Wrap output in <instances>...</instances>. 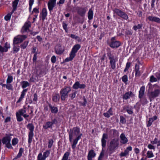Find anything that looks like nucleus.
<instances>
[{"instance_id":"nucleus-1","label":"nucleus","mask_w":160,"mask_h":160,"mask_svg":"<svg viewBox=\"0 0 160 160\" xmlns=\"http://www.w3.org/2000/svg\"><path fill=\"white\" fill-rule=\"evenodd\" d=\"M80 133V129L77 127H74L72 129H70L69 132V140L70 142H72V140L74 136H76V138L73 140L72 145V147L73 149L76 148L78 141L81 138L82 135V134Z\"/></svg>"},{"instance_id":"nucleus-2","label":"nucleus","mask_w":160,"mask_h":160,"mask_svg":"<svg viewBox=\"0 0 160 160\" xmlns=\"http://www.w3.org/2000/svg\"><path fill=\"white\" fill-rule=\"evenodd\" d=\"M152 87L153 90L148 92V94L150 101L160 95V86L155 84L153 85Z\"/></svg>"},{"instance_id":"nucleus-3","label":"nucleus","mask_w":160,"mask_h":160,"mask_svg":"<svg viewBox=\"0 0 160 160\" xmlns=\"http://www.w3.org/2000/svg\"><path fill=\"white\" fill-rule=\"evenodd\" d=\"M80 48L81 46L79 44L74 45L70 53L69 57L65 59V61L66 62H68L72 61L75 57L76 53Z\"/></svg>"},{"instance_id":"nucleus-4","label":"nucleus","mask_w":160,"mask_h":160,"mask_svg":"<svg viewBox=\"0 0 160 160\" xmlns=\"http://www.w3.org/2000/svg\"><path fill=\"white\" fill-rule=\"evenodd\" d=\"M71 88L69 86H65L62 89L60 93L61 95V98L62 100H65L68 96V93L71 91Z\"/></svg>"},{"instance_id":"nucleus-5","label":"nucleus","mask_w":160,"mask_h":160,"mask_svg":"<svg viewBox=\"0 0 160 160\" xmlns=\"http://www.w3.org/2000/svg\"><path fill=\"white\" fill-rule=\"evenodd\" d=\"M119 146V142L117 139L114 138L111 140L108 148L109 150L112 152H113L116 148Z\"/></svg>"},{"instance_id":"nucleus-6","label":"nucleus","mask_w":160,"mask_h":160,"mask_svg":"<svg viewBox=\"0 0 160 160\" xmlns=\"http://www.w3.org/2000/svg\"><path fill=\"white\" fill-rule=\"evenodd\" d=\"M27 128L30 131L28 133V142L30 144L31 143L34 136L33 131L34 126L32 123H29L27 125Z\"/></svg>"},{"instance_id":"nucleus-7","label":"nucleus","mask_w":160,"mask_h":160,"mask_svg":"<svg viewBox=\"0 0 160 160\" xmlns=\"http://www.w3.org/2000/svg\"><path fill=\"white\" fill-rule=\"evenodd\" d=\"M19 1V0H14L12 2L13 9L10 13H8L5 16L4 18L6 21H8L10 20L12 14L17 8Z\"/></svg>"},{"instance_id":"nucleus-8","label":"nucleus","mask_w":160,"mask_h":160,"mask_svg":"<svg viewBox=\"0 0 160 160\" xmlns=\"http://www.w3.org/2000/svg\"><path fill=\"white\" fill-rule=\"evenodd\" d=\"M11 139L10 136H8L3 137L2 140V143L5 144L6 147L8 148H12L10 143Z\"/></svg>"},{"instance_id":"nucleus-9","label":"nucleus","mask_w":160,"mask_h":160,"mask_svg":"<svg viewBox=\"0 0 160 160\" xmlns=\"http://www.w3.org/2000/svg\"><path fill=\"white\" fill-rule=\"evenodd\" d=\"M114 13L125 20H127L128 18V15L122 11L118 8H115L113 10Z\"/></svg>"},{"instance_id":"nucleus-10","label":"nucleus","mask_w":160,"mask_h":160,"mask_svg":"<svg viewBox=\"0 0 160 160\" xmlns=\"http://www.w3.org/2000/svg\"><path fill=\"white\" fill-rule=\"evenodd\" d=\"M27 36L25 35H18L15 37L13 39V44H16L19 43H21L23 41L25 40Z\"/></svg>"},{"instance_id":"nucleus-11","label":"nucleus","mask_w":160,"mask_h":160,"mask_svg":"<svg viewBox=\"0 0 160 160\" xmlns=\"http://www.w3.org/2000/svg\"><path fill=\"white\" fill-rule=\"evenodd\" d=\"M57 122V119L54 118L51 121H48L46 122L45 124L43 126V128L45 129H48V128H52L53 125Z\"/></svg>"},{"instance_id":"nucleus-12","label":"nucleus","mask_w":160,"mask_h":160,"mask_svg":"<svg viewBox=\"0 0 160 160\" xmlns=\"http://www.w3.org/2000/svg\"><path fill=\"white\" fill-rule=\"evenodd\" d=\"M121 45V43L118 41L115 40L114 37L111 38V43L109 45L110 46L113 48H117Z\"/></svg>"},{"instance_id":"nucleus-13","label":"nucleus","mask_w":160,"mask_h":160,"mask_svg":"<svg viewBox=\"0 0 160 160\" xmlns=\"http://www.w3.org/2000/svg\"><path fill=\"white\" fill-rule=\"evenodd\" d=\"M64 48L60 44L57 45L55 47V52L58 55H61L63 54L64 51Z\"/></svg>"},{"instance_id":"nucleus-14","label":"nucleus","mask_w":160,"mask_h":160,"mask_svg":"<svg viewBox=\"0 0 160 160\" xmlns=\"http://www.w3.org/2000/svg\"><path fill=\"white\" fill-rule=\"evenodd\" d=\"M50 152L49 150L43 152V156L42 153H39L38 156L37 158L40 160H45L46 158L49 156Z\"/></svg>"},{"instance_id":"nucleus-15","label":"nucleus","mask_w":160,"mask_h":160,"mask_svg":"<svg viewBox=\"0 0 160 160\" xmlns=\"http://www.w3.org/2000/svg\"><path fill=\"white\" fill-rule=\"evenodd\" d=\"M25 111L23 110L20 109L18 112L16 113V116L17 118V119L18 121L21 122L23 120V118L21 117L22 115L23 114V112L24 113Z\"/></svg>"},{"instance_id":"nucleus-16","label":"nucleus","mask_w":160,"mask_h":160,"mask_svg":"<svg viewBox=\"0 0 160 160\" xmlns=\"http://www.w3.org/2000/svg\"><path fill=\"white\" fill-rule=\"evenodd\" d=\"M56 0H49L48 3V9L50 11H52L56 5Z\"/></svg>"},{"instance_id":"nucleus-17","label":"nucleus","mask_w":160,"mask_h":160,"mask_svg":"<svg viewBox=\"0 0 160 160\" xmlns=\"http://www.w3.org/2000/svg\"><path fill=\"white\" fill-rule=\"evenodd\" d=\"M86 87L84 84H80L78 81L76 82L72 86V88L75 89H78V88L84 89Z\"/></svg>"},{"instance_id":"nucleus-18","label":"nucleus","mask_w":160,"mask_h":160,"mask_svg":"<svg viewBox=\"0 0 160 160\" xmlns=\"http://www.w3.org/2000/svg\"><path fill=\"white\" fill-rule=\"evenodd\" d=\"M77 10L78 14L82 17L84 16L86 12V8L82 7H77Z\"/></svg>"},{"instance_id":"nucleus-19","label":"nucleus","mask_w":160,"mask_h":160,"mask_svg":"<svg viewBox=\"0 0 160 160\" xmlns=\"http://www.w3.org/2000/svg\"><path fill=\"white\" fill-rule=\"evenodd\" d=\"M134 96V94L132 91H130L126 92L122 96L123 99L127 100L130 98L133 97Z\"/></svg>"},{"instance_id":"nucleus-20","label":"nucleus","mask_w":160,"mask_h":160,"mask_svg":"<svg viewBox=\"0 0 160 160\" xmlns=\"http://www.w3.org/2000/svg\"><path fill=\"white\" fill-rule=\"evenodd\" d=\"M108 138V135L106 133L103 134L102 138L101 139L102 146L103 148H105L106 145L107 139Z\"/></svg>"},{"instance_id":"nucleus-21","label":"nucleus","mask_w":160,"mask_h":160,"mask_svg":"<svg viewBox=\"0 0 160 160\" xmlns=\"http://www.w3.org/2000/svg\"><path fill=\"white\" fill-rule=\"evenodd\" d=\"M132 150V147L129 146L123 152H121L120 154L121 157H125L128 156L129 151Z\"/></svg>"},{"instance_id":"nucleus-22","label":"nucleus","mask_w":160,"mask_h":160,"mask_svg":"<svg viewBox=\"0 0 160 160\" xmlns=\"http://www.w3.org/2000/svg\"><path fill=\"white\" fill-rule=\"evenodd\" d=\"M10 48V44L8 42H6L3 47L0 45V52H7L8 49Z\"/></svg>"},{"instance_id":"nucleus-23","label":"nucleus","mask_w":160,"mask_h":160,"mask_svg":"<svg viewBox=\"0 0 160 160\" xmlns=\"http://www.w3.org/2000/svg\"><path fill=\"white\" fill-rule=\"evenodd\" d=\"M120 142L122 144L126 143L128 141L127 138L124 133H122L120 135Z\"/></svg>"},{"instance_id":"nucleus-24","label":"nucleus","mask_w":160,"mask_h":160,"mask_svg":"<svg viewBox=\"0 0 160 160\" xmlns=\"http://www.w3.org/2000/svg\"><path fill=\"white\" fill-rule=\"evenodd\" d=\"M30 26L31 23L30 22H26L25 23L24 26L22 27L21 30V32L22 33H24L25 32L28 31Z\"/></svg>"},{"instance_id":"nucleus-25","label":"nucleus","mask_w":160,"mask_h":160,"mask_svg":"<svg viewBox=\"0 0 160 160\" xmlns=\"http://www.w3.org/2000/svg\"><path fill=\"white\" fill-rule=\"evenodd\" d=\"M147 19L150 21L160 23V18L155 16H149L147 17Z\"/></svg>"},{"instance_id":"nucleus-26","label":"nucleus","mask_w":160,"mask_h":160,"mask_svg":"<svg viewBox=\"0 0 160 160\" xmlns=\"http://www.w3.org/2000/svg\"><path fill=\"white\" fill-rule=\"evenodd\" d=\"M96 153L93 150H90L88 152L87 156L88 160H92V158H94L96 156Z\"/></svg>"},{"instance_id":"nucleus-27","label":"nucleus","mask_w":160,"mask_h":160,"mask_svg":"<svg viewBox=\"0 0 160 160\" xmlns=\"http://www.w3.org/2000/svg\"><path fill=\"white\" fill-rule=\"evenodd\" d=\"M110 63L112 68L114 69L116 68V62L118 60L117 58L110 60Z\"/></svg>"},{"instance_id":"nucleus-28","label":"nucleus","mask_w":160,"mask_h":160,"mask_svg":"<svg viewBox=\"0 0 160 160\" xmlns=\"http://www.w3.org/2000/svg\"><path fill=\"white\" fill-rule=\"evenodd\" d=\"M158 118L156 116H154L152 118H149V120L148 121L147 124L148 127L150 126L152 124V122L157 119Z\"/></svg>"},{"instance_id":"nucleus-29","label":"nucleus","mask_w":160,"mask_h":160,"mask_svg":"<svg viewBox=\"0 0 160 160\" xmlns=\"http://www.w3.org/2000/svg\"><path fill=\"white\" fill-rule=\"evenodd\" d=\"M134 71L135 72L136 77H139L141 75L140 72L139 71V65L136 64L135 67Z\"/></svg>"},{"instance_id":"nucleus-30","label":"nucleus","mask_w":160,"mask_h":160,"mask_svg":"<svg viewBox=\"0 0 160 160\" xmlns=\"http://www.w3.org/2000/svg\"><path fill=\"white\" fill-rule=\"evenodd\" d=\"M145 87L144 86H143L141 87L140 88V90L139 92V96L138 97L140 98H142L144 94Z\"/></svg>"},{"instance_id":"nucleus-31","label":"nucleus","mask_w":160,"mask_h":160,"mask_svg":"<svg viewBox=\"0 0 160 160\" xmlns=\"http://www.w3.org/2000/svg\"><path fill=\"white\" fill-rule=\"evenodd\" d=\"M27 91V89H24L22 91V92L21 93V95L20 97L19 98V99L17 102V103H19L21 101H22V100L24 98V96L26 94V92Z\"/></svg>"},{"instance_id":"nucleus-32","label":"nucleus","mask_w":160,"mask_h":160,"mask_svg":"<svg viewBox=\"0 0 160 160\" xmlns=\"http://www.w3.org/2000/svg\"><path fill=\"white\" fill-rule=\"evenodd\" d=\"M27 91V89H24L22 91V92L21 93V95L20 97L19 98V99L17 102V103H19L21 101H22V100L24 98V96L26 94V92Z\"/></svg>"},{"instance_id":"nucleus-33","label":"nucleus","mask_w":160,"mask_h":160,"mask_svg":"<svg viewBox=\"0 0 160 160\" xmlns=\"http://www.w3.org/2000/svg\"><path fill=\"white\" fill-rule=\"evenodd\" d=\"M113 115V112L111 108H110L106 112L103 113V115L106 118H108L111 115Z\"/></svg>"},{"instance_id":"nucleus-34","label":"nucleus","mask_w":160,"mask_h":160,"mask_svg":"<svg viewBox=\"0 0 160 160\" xmlns=\"http://www.w3.org/2000/svg\"><path fill=\"white\" fill-rule=\"evenodd\" d=\"M49 106L52 113H57L58 112V109L57 107L52 106L51 104H49Z\"/></svg>"},{"instance_id":"nucleus-35","label":"nucleus","mask_w":160,"mask_h":160,"mask_svg":"<svg viewBox=\"0 0 160 160\" xmlns=\"http://www.w3.org/2000/svg\"><path fill=\"white\" fill-rule=\"evenodd\" d=\"M47 10L46 8H43L41 13V18L42 20H44L47 16Z\"/></svg>"},{"instance_id":"nucleus-36","label":"nucleus","mask_w":160,"mask_h":160,"mask_svg":"<svg viewBox=\"0 0 160 160\" xmlns=\"http://www.w3.org/2000/svg\"><path fill=\"white\" fill-rule=\"evenodd\" d=\"M93 12L91 9H90L88 12V18L89 20L92 19L93 17Z\"/></svg>"},{"instance_id":"nucleus-37","label":"nucleus","mask_w":160,"mask_h":160,"mask_svg":"<svg viewBox=\"0 0 160 160\" xmlns=\"http://www.w3.org/2000/svg\"><path fill=\"white\" fill-rule=\"evenodd\" d=\"M152 144H157V146H160V140H158L157 138H155L153 141H151Z\"/></svg>"},{"instance_id":"nucleus-38","label":"nucleus","mask_w":160,"mask_h":160,"mask_svg":"<svg viewBox=\"0 0 160 160\" xmlns=\"http://www.w3.org/2000/svg\"><path fill=\"white\" fill-rule=\"evenodd\" d=\"M21 83L22 85V87L23 88H24L29 86V84L27 81H23L21 82Z\"/></svg>"},{"instance_id":"nucleus-39","label":"nucleus","mask_w":160,"mask_h":160,"mask_svg":"<svg viewBox=\"0 0 160 160\" xmlns=\"http://www.w3.org/2000/svg\"><path fill=\"white\" fill-rule=\"evenodd\" d=\"M154 157L152 152L151 151H148L147 153V158H150Z\"/></svg>"},{"instance_id":"nucleus-40","label":"nucleus","mask_w":160,"mask_h":160,"mask_svg":"<svg viewBox=\"0 0 160 160\" xmlns=\"http://www.w3.org/2000/svg\"><path fill=\"white\" fill-rule=\"evenodd\" d=\"M69 155V153L66 152L64 154L62 160H71L70 159H68Z\"/></svg>"},{"instance_id":"nucleus-41","label":"nucleus","mask_w":160,"mask_h":160,"mask_svg":"<svg viewBox=\"0 0 160 160\" xmlns=\"http://www.w3.org/2000/svg\"><path fill=\"white\" fill-rule=\"evenodd\" d=\"M23 152V149L22 148H21L19 150V152L17 155L16 156L15 159L20 158L22 155V153Z\"/></svg>"},{"instance_id":"nucleus-42","label":"nucleus","mask_w":160,"mask_h":160,"mask_svg":"<svg viewBox=\"0 0 160 160\" xmlns=\"http://www.w3.org/2000/svg\"><path fill=\"white\" fill-rule=\"evenodd\" d=\"M29 41H25L20 46L22 48L24 49L26 48L28 45Z\"/></svg>"},{"instance_id":"nucleus-43","label":"nucleus","mask_w":160,"mask_h":160,"mask_svg":"<svg viewBox=\"0 0 160 160\" xmlns=\"http://www.w3.org/2000/svg\"><path fill=\"white\" fill-rule=\"evenodd\" d=\"M143 25L142 24H138L137 25H134L133 28V29L135 31H137L138 29H141Z\"/></svg>"},{"instance_id":"nucleus-44","label":"nucleus","mask_w":160,"mask_h":160,"mask_svg":"<svg viewBox=\"0 0 160 160\" xmlns=\"http://www.w3.org/2000/svg\"><path fill=\"white\" fill-rule=\"evenodd\" d=\"M140 99V102L142 104L145 105L148 102V101L146 98H142Z\"/></svg>"},{"instance_id":"nucleus-45","label":"nucleus","mask_w":160,"mask_h":160,"mask_svg":"<svg viewBox=\"0 0 160 160\" xmlns=\"http://www.w3.org/2000/svg\"><path fill=\"white\" fill-rule=\"evenodd\" d=\"M18 142V139L17 138H14L12 140V143L13 146H15L17 144Z\"/></svg>"},{"instance_id":"nucleus-46","label":"nucleus","mask_w":160,"mask_h":160,"mask_svg":"<svg viewBox=\"0 0 160 160\" xmlns=\"http://www.w3.org/2000/svg\"><path fill=\"white\" fill-rule=\"evenodd\" d=\"M158 80H157L156 78L153 75H152L150 76V78L149 81L151 82H156L158 81Z\"/></svg>"},{"instance_id":"nucleus-47","label":"nucleus","mask_w":160,"mask_h":160,"mask_svg":"<svg viewBox=\"0 0 160 160\" xmlns=\"http://www.w3.org/2000/svg\"><path fill=\"white\" fill-rule=\"evenodd\" d=\"M122 81L125 83V84H127L128 81V77L127 75H124L122 78Z\"/></svg>"},{"instance_id":"nucleus-48","label":"nucleus","mask_w":160,"mask_h":160,"mask_svg":"<svg viewBox=\"0 0 160 160\" xmlns=\"http://www.w3.org/2000/svg\"><path fill=\"white\" fill-rule=\"evenodd\" d=\"M13 80V77L12 76L8 75L7 79V83H10Z\"/></svg>"},{"instance_id":"nucleus-49","label":"nucleus","mask_w":160,"mask_h":160,"mask_svg":"<svg viewBox=\"0 0 160 160\" xmlns=\"http://www.w3.org/2000/svg\"><path fill=\"white\" fill-rule=\"evenodd\" d=\"M104 154V150L102 149L100 155L98 158V160H101L103 157Z\"/></svg>"},{"instance_id":"nucleus-50","label":"nucleus","mask_w":160,"mask_h":160,"mask_svg":"<svg viewBox=\"0 0 160 160\" xmlns=\"http://www.w3.org/2000/svg\"><path fill=\"white\" fill-rule=\"evenodd\" d=\"M76 93L77 91H75L74 92L70 93L69 94V97L71 98V100H72L75 97Z\"/></svg>"},{"instance_id":"nucleus-51","label":"nucleus","mask_w":160,"mask_h":160,"mask_svg":"<svg viewBox=\"0 0 160 160\" xmlns=\"http://www.w3.org/2000/svg\"><path fill=\"white\" fill-rule=\"evenodd\" d=\"M6 87L8 90H13L12 85L10 83H7V84H6Z\"/></svg>"},{"instance_id":"nucleus-52","label":"nucleus","mask_w":160,"mask_h":160,"mask_svg":"<svg viewBox=\"0 0 160 160\" xmlns=\"http://www.w3.org/2000/svg\"><path fill=\"white\" fill-rule=\"evenodd\" d=\"M131 65V63L129 62H128L126 63L125 68L124 71V72H126L129 68Z\"/></svg>"},{"instance_id":"nucleus-53","label":"nucleus","mask_w":160,"mask_h":160,"mask_svg":"<svg viewBox=\"0 0 160 160\" xmlns=\"http://www.w3.org/2000/svg\"><path fill=\"white\" fill-rule=\"evenodd\" d=\"M59 97L58 95L53 96L52 98V100L55 102H57L59 100Z\"/></svg>"},{"instance_id":"nucleus-54","label":"nucleus","mask_w":160,"mask_h":160,"mask_svg":"<svg viewBox=\"0 0 160 160\" xmlns=\"http://www.w3.org/2000/svg\"><path fill=\"white\" fill-rule=\"evenodd\" d=\"M21 110H23L25 111V112L24 113L23 112V115H22V116H23L26 120L27 121H28V120L27 118L29 116L28 115L25 114L26 112V110L24 109H22Z\"/></svg>"},{"instance_id":"nucleus-55","label":"nucleus","mask_w":160,"mask_h":160,"mask_svg":"<svg viewBox=\"0 0 160 160\" xmlns=\"http://www.w3.org/2000/svg\"><path fill=\"white\" fill-rule=\"evenodd\" d=\"M120 122L124 124L126 122V120L125 118L122 116H120Z\"/></svg>"},{"instance_id":"nucleus-56","label":"nucleus","mask_w":160,"mask_h":160,"mask_svg":"<svg viewBox=\"0 0 160 160\" xmlns=\"http://www.w3.org/2000/svg\"><path fill=\"white\" fill-rule=\"evenodd\" d=\"M53 142V141L52 139H51L49 140L48 148H51L52 147Z\"/></svg>"},{"instance_id":"nucleus-57","label":"nucleus","mask_w":160,"mask_h":160,"mask_svg":"<svg viewBox=\"0 0 160 160\" xmlns=\"http://www.w3.org/2000/svg\"><path fill=\"white\" fill-rule=\"evenodd\" d=\"M107 55L109 59V60L111 59H113L116 58V57H115L114 56H112V55L111 53V52H108L107 54Z\"/></svg>"},{"instance_id":"nucleus-58","label":"nucleus","mask_w":160,"mask_h":160,"mask_svg":"<svg viewBox=\"0 0 160 160\" xmlns=\"http://www.w3.org/2000/svg\"><path fill=\"white\" fill-rule=\"evenodd\" d=\"M148 148L150 149H152L155 150V147L152 144H149L148 146Z\"/></svg>"},{"instance_id":"nucleus-59","label":"nucleus","mask_w":160,"mask_h":160,"mask_svg":"<svg viewBox=\"0 0 160 160\" xmlns=\"http://www.w3.org/2000/svg\"><path fill=\"white\" fill-rule=\"evenodd\" d=\"M19 50V48L18 47H16L14 46L13 48V53H15L18 52Z\"/></svg>"},{"instance_id":"nucleus-60","label":"nucleus","mask_w":160,"mask_h":160,"mask_svg":"<svg viewBox=\"0 0 160 160\" xmlns=\"http://www.w3.org/2000/svg\"><path fill=\"white\" fill-rule=\"evenodd\" d=\"M62 27L63 29L65 30L66 32H67L68 31V29H67V24H66L64 22H63L62 23Z\"/></svg>"},{"instance_id":"nucleus-61","label":"nucleus","mask_w":160,"mask_h":160,"mask_svg":"<svg viewBox=\"0 0 160 160\" xmlns=\"http://www.w3.org/2000/svg\"><path fill=\"white\" fill-rule=\"evenodd\" d=\"M56 61V58L55 56H53L51 58V61L52 63L55 62Z\"/></svg>"},{"instance_id":"nucleus-62","label":"nucleus","mask_w":160,"mask_h":160,"mask_svg":"<svg viewBox=\"0 0 160 160\" xmlns=\"http://www.w3.org/2000/svg\"><path fill=\"white\" fill-rule=\"evenodd\" d=\"M33 100L34 101L36 102L38 100V96L36 93H35L33 95Z\"/></svg>"},{"instance_id":"nucleus-63","label":"nucleus","mask_w":160,"mask_h":160,"mask_svg":"<svg viewBox=\"0 0 160 160\" xmlns=\"http://www.w3.org/2000/svg\"><path fill=\"white\" fill-rule=\"evenodd\" d=\"M155 76L158 80H160V73H156L155 74Z\"/></svg>"},{"instance_id":"nucleus-64","label":"nucleus","mask_w":160,"mask_h":160,"mask_svg":"<svg viewBox=\"0 0 160 160\" xmlns=\"http://www.w3.org/2000/svg\"><path fill=\"white\" fill-rule=\"evenodd\" d=\"M127 111L128 113L129 114H131L133 113V111L132 109H127Z\"/></svg>"}]
</instances>
